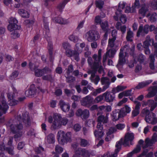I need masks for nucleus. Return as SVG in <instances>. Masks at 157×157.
<instances>
[{
  "label": "nucleus",
  "instance_id": "1",
  "mask_svg": "<svg viewBox=\"0 0 157 157\" xmlns=\"http://www.w3.org/2000/svg\"><path fill=\"white\" fill-rule=\"evenodd\" d=\"M22 121L26 126L30 125V120L28 112H25L22 114L21 117L20 116H18L17 118L13 120L12 124H9L7 125V127L10 128L11 132L14 134H16L14 135L15 138L21 137L23 133L22 131L23 126L21 124Z\"/></svg>",
  "mask_w": 157,
  "mask_h": 157
},
{
  "label": "nucleus",
  "instance_id": "2",
  "mask_svg": "<svg viewBox=\"0 0 157 157\" xmlns=\"http://www.w3.org/2000/svg\"><path fill=\"white\" fill-rule=\"evenodd\" d=\"M109 113H107L105 116L103 115H100L98 117V124L97 126V130H95L94 132V135L96 138L98 139L104 135L102 131L103 127L101 123L103 124L107 123L108 122Z\"/></svg>",
  "mask_w": 157,
  "mask_h": 157
},
{
  "label": "nucleus",
  "instance_id": "3",
  "mask_svg": "<svg viewBox=\"0 0 157 157\" xmlns=\"http://www.w3.org/2000/svg\"><path fill=\"white\" fill-rule=\"evenodd\" d=\"M92 58L94 59V62L90 57H88L87 60L88 63L91 67V70H98V72L100 73L103 72L104 70L103 67L101 65V57L94 54Z\"/></svg>",
  "mask_w": 157,
  "mask_h": 157
},
{
  "label": "nucleus",
  "instance_id": "4",
  "mask_svg": "<svg viewBox=\"0 0 157 157\" xmlns=\"http://www.w3.org/2000/svg\"><path fill=\"white\" fill-rule=\"evenodd\" d=\"M57 138L60 144L64 145L68 142H71V133L70 132L65 133L63 131L60 130L57 133Z\"/></svg>",
  "mask_w": 157,
  "mask_h": 157
},
{
  "label": "nucleus",
  "instance_id": "5",
  "mask_svg": "<svg viewBox=\"0 0 157 157\" xmlns=\"http://www.w3.org/2000/svg\"><path fill=\"white\" fill-rule=\"evenodd\" d=\"M134 48L131 49L129 48V47L127 45L124 46L121 48L119 54V59L118 64L117 66L118 67L119 65H122L125 62V60L124 57V53L125 54V56H127V54L129 52L130 54H133L134 49Z\"/></svg>",
  "mask_w": 157,
  "mask_h": 157
},
{
  "label": "nucleus",
  "instance_id": "6",
  "mask_svg": "<svg viewBox=\"0 0 157 157\" xmlns=\"http://www.w3.org/2000/svg\"><path fill=\"white\" fill-rule=\"evenodd\" d=\"M61 116L59 114L55 113L53 115V118L51 116H49L48 118V122L52 123L51 128L56 129L59 128L61 126L60 121Z\"/></svg>",
  "mask_w": 157,
  "mask_h": 157
},
{
  "label": "nucleus",
  "instance_id": "7",
  "mask_svg": "<svg viewBox=\"0 0 157 157\" xmlns=\"http://www.w3.org/2000/svg\"><path fill=\"white\" fill-rule=\"evenodd\" d=\"M29 67L32 71H34L36 76L40 77L46 73H50L51 70L47 67H45L42 69H37V67L31 62L29 63Z\"/></svg>",
  "mask_w": 157,
  "mask_h": 157
},
{
  "label": "nucleus",
  "instance_id": "8",
  "mask_svg": "<svg viewBox=\"0 0 157 157\" xmlns=\"http://www.w3.org/2000/svg\"><path fill=\"white\" fill-rule=\"evenodd\" d=\"M84 37L88 41L92 42L98 40L100 35L97 30H91L86 33Z\"/></svg>",
  "mask_w": 157,
  "mask_h": 157
},
{
  "label": "nucleus",
  "instance_id": "9",
  "mask_svg": "<svg viewBox=\"0 0 157 157\" xmlns=\"http://www.w3.org/2000/svg\"><path fill=\"white\" fill-rule=\"evenodd\" d=\"M1 96L2 99L1 100V104H0V123L3 122L4 121V117H2V115L6 113L9 108L8 105L4 98L3 95L1 94Z\"/></svg>",
  "mask_w": 157,
  "mask_h": 157
},
{
  "label": "nucleus",
  "instance_id": "10",
  "mask_svg": "<svg viewBox=\"0 0 157 157\" xmlns=\"http://www.w3.org/2000/svg\"><path fill=\"white\" fill-rule=\"evenodd\" d=\"M91 153L85 148H79L75 151L72 157H90Z\"/></svg>",
  "mask_w": 157,
  "mask_h": 157
},
{
  "label": "nucleus",
  "instance_id": "11",
  "mask_svg": "<svg viewBox=\"0 0 157 157\" xmlns=\"http://www.w3.org/2000/svg\"><path fill=\"white\" fill-rule=\"evenodd\" d=\"M8 140V143L7 145V147L3 146V145H0V149L2 150V147H3V149L8 151V153L10 155H13L14 154L13 151L14 147L12 145L13 137L11 136H10L8 138H6Z\"/></svg>",
  "mask_w": 157,
  "mask_h": 157
},
{
  "label": "nucleus",
  "instance_id": "12",
  "mask_svg": "<svg viewBox=\"0 0 157 157\" xmlns=\"http://www.w3.org/2000/svg\"><path fill=\"white\" fill-rule=\"evenodd\" d=\"M77 44H76V48H75V50L74 51H73L71 49V48H69L65 51L66 54L67 56L69 57L74 56L75 59L77 61L79 60V52L80 53L82 52V51H80L78 50V48H77Z\"/></svg>",
  "mask_w": 157,
  "mask_h": 157
},
{
  "label": "nucleus",
  "instance_id": "13",
  "mask_svg": "<svg viewBox=\"0 0 157 157\" xmlns=\"http://www.w3.org/2000/svg\"><path fill=\"white\" fill-rule=\"evenodd\" d=\"M18 21L15 18L11 17L10 19L9 25L8 26V30L10 31L20 29V26L17 25Z\"/></svg>",
  "mask_w": 157,
  "mask_h": 157
},
{
  "label": "nucleus",
  "instance_id": "14",
  "mask_svg": "<svg viewBox=\"0 0 157 157\" xmlns=\"http://www.w3.org/2000/svg\"><path fill=\"white\" fill-rule=\"evenodd\" d=\"M134 139V135L132 133L128 132L125 135L124 139L123 140V144L125 146H128L129 143L132 145V141Z\"/></svg>",
  "mask_w": 157,
  "mask_h": 157
},
{
  "label": "nucleus",
  "instance_id": "15",
  "mask_svg": "<svg viewBox=\"0 0 157 157\" xmlns=\"http://www.w3.org/2000/svg\"><path fill=\"white\" fill-rule=\"evenodd\" d=\"M97 70L94 69L89 70L88 71L89 74H91L90 78L91 82L94 83L95 85H97L100 80V78L98 76H95V74Z\"/></svg>",
  "mask_w": 157,
  "mask_h": 157
},
{
  "label": "nucleus",
  "instance_id": "16",
  "mask_svg": "<svg viewBox=\"0 0 157 157\" xmlns=\"http://www.w3.org/2000/svg\"><path fill=\"white\" fill-rule=\"evenodd\" d=\"M146 121L148 123L152 124H155L157 123V118L156 115L152 112L148 116H147L145 117Z\"/></svg>",
  "mask_w": 157,
  "mask_h": 157
},
{
  "label": "nucleus",
  "instance_id": "17",
  "mask_svg": "<svg viewBox=\"0 0 157 157\" xmlns=\"http://www.w3.org/2000/svg\"><path fill=\"white\" fill-rule=\"evenodd\" d=\"M93 100L91 96L88 95L82 99L81 101V104L84 106H89L93 103Z\"/></svg>",
  "mask_w": 157,
  "mask_h": 157
},
{
  "label": "nucleus",
  "instance_id": "18",
  "mask_svg": "<svg viewBox=\"0 0 157 157\" xmlns=\"http://www.w3.org/2000/svg\"><path fill=\"white\" fill-rule=\"evenodd\" d=\"M149 26L147 25H145L144 27L142 26H140L137 33V36L138 37L140 35L144 36L147 34L149 32Z\"/></svg>",
  "mask_w": 157,
  "mask_h": 157
},
{
  "label": "nucleus",
  "instance_id": "19",
  "mask_svg": "<svg viewBox=\"0 0 157 157\" xmlns=\"http://www.w3.org/2000/svg\"><path fill=\"white\" fill-rule=\"evenodd\" d=\"M134 103L136 104V105L134 109L132 112L131 117L132 118L137 116L139 114L140 107L141 106V103L138 101H134Z\"/></svg>",
  "mask_w": 157,
  "mask_h": 157
},
{
  "label": "nucleus",
  "instance_id": "20",
  "mask_svg": "<svg viewBox=\"0 0 157 157\" xmlns=\"http://www.w3.org/2000/svg\"><path fill=\"white\" fill-rule=\"evenodd\" d=\"M153 84L156 85V86H154L150 88L149 89L150 92L146 96V97L147 98H150L153 97L157 93V81L154 82L153 83Z\"/></svg>",
  "mask_w": 157,
  "mask_h": 157
},
{
  "label": "nucleus",
  "instance_id": "21",
  "mask_svg": "<svg viewBox=\"0 0 157 157\" xmlns=\"http://www.w3.org/2000/svg\"><path fill=\"white\" fill-rule=\"evenodd\" d=\"M117 131L116 128L114 127H110L109 129V131L106 133V136L105 139V140L106 141H109L113 138V133Z\"/></svg>",
  "mask_w": 157,
  "mask_h": 157
},
{
  "label": "nucleus",
  "instance_id": "22",
  "mask_svg": "<svg viewBox=\"0 0 157 157\" xmlns=\"http://www.w3.org/2000/svg\"><path fill=\"white\" fill-rule=\"evenodd\" d=\"M105 101L107 102L113 101L115 98V95L110 92L106 91L103 94Z\"/></svg>",
  "mask_w": 157,
  "mask_h": 157
},
{
  "label": "nucleus",
  "instance_id": "23",
  "mask_svg": "<svg viewBox=\"0 0 157 157\" xmlns=\"http://www.w3.org/2000/svg\"><path fill=\"white\" fill-rule=\"evenodd\" d=\"M116 38H109V39L108 48H116L119 46L118 42L115 41Z\"/></svg>",
  "mask_w": 157,
  "mask_h": 157
},
{
  "label": "nucleus",
  "instance_id": "24",
  "mask_svg": "<svg viewBox=\"0 0 157 157\" xmlns=\"http://www.w3.org/2000/svg\"><path fill=\"white\" fill-rule=\"evenodd\" d=\"M120 114V112L118 111V110L115 109L113 111L111 114V118L113 121H116L119 118L123 117Z\"/></svg>",
  "mask_w": 157,
  "mask_h": 157
},
{
  "label": "nucleus",
  "instance_id": "25",
  "mask_svg": "<svg viewBox=\"0 0 157 157\" xmlns=\"http://www.w3.org/2000/svg\"><path fill=\"white\" fill-rule=\"evenodd\" d=\"M131 108L127 105H125L121 109L119 110L120 114L123 117H125L128 113H129L131 111Z\"/></svg>",
  "mask_w": 157,
  "mask_h": 157
},
{
  "label": "nucleus",
  "instance_id": "26",
  "mask_svg": "<svg viewBox=\"0 0 157 157\" xmlns=\"http://www.w3.org/2000/svg\"><path fill=\"white\" fill-rule=\"evenodd\" d=\"M53 21L55 22L63 25L68 24L70 22L68 20L63 19L59 17H55L53 19Z\"/></svg>",
  "mask_w": 157,
  "mask_h": 157
},
{
  "label": "nucleus",
  "instance_id": "27",
  "mask_svg": "<svg viewBox=\"0 0 157 157\" xmlns=\"http://www.w3.org/2000/svg\"><path fill=\"white\" fill-rule=\"evenodd\" d=\"M101 82L103 86V90H105L109 87L110 82L109 80L106 77H103L101 79Z\"/></svg>",
  "mask_w": 157,
  "mask_h": 157
},
{
  "label": "nucleus",
  "instance_id": "28",
  "mask_svg": "<svg viewBox=\"0 0 157 157\" xmlns=\"http://www.w3.org/2000/svg\"><path fill=\"white\" fill-rule=\"evenodd\" d=\"M126 5V3L124 2H120L118 5V7L117 8V10L115 12V14L117 16H119L122 14V10L123 9Z\"/></svg>",
  "mask_w": 157,
  "mask_h": 157
},
{
  "label": "nucleus",
  "instance_id": "29",
  "mask_svg": "<svg viewBox=\"0 0 157 157\" xmlns=\"http://www.w3.org/2000/svg\"><path fill=\"white\" fill-rule=\"evenodd\" d=\"M59 103L60 107L63 111L66 112L69 110L70 105L68 103H66L62 100H60Z\"/></svg>",
  "mask_w": 157,
  "mask_h": 157
},
{
  "label": "nucleus",
  "instance_id": "30",
  "mask_svg": "<svg viewBox=\"0 0 157 157\" xmlns=\"http://www.w3.org/2000/svg\"><path fill=\"white\" fill-rule=\"evenodd\" d=\"M152 82V80H149L139 83L135 87V89H139L148 85Z\"/></svg>",
  "mask_w": 157,
  "mask_h": 157
},
{
  "label": "nucleus",
  "instance_id": "31",
  "mask_svg": "<svg viewBox=\"0 0 157 157\" xmlns=\"http://www.w3.org/2000/svg\"><path fill=\"white\" fill-rule=\"evenodd\" d=\"M153 43V39H151L149 36H147L146 37V40L144 42L143 46L144 48H149L150 45V43Z\"/></svg>",
  "mask_w": 157,
  "mask_h": 157
},
{
  "label": "nucleus",
  "instance_id": "32",
  "mask_svg": "<svg viewBox=\"0 0 157 157\" xmlns=\"http://www.w3.org/2000/svg\"><path fill=\"white\" fill-rule=\"evenodd\" d=\"M116 50L114 48H108L106 53L108 56V57L112 58H113L116 53Z\"/></svg>",
  "mask_w": 157,
  "mask_h": 157
},
{
  "label": "nucleus",
  "instance_id": "33",
  "mask_svg": "<svg viewBox=\"0 0 157 157\" xmlns=\"http://www.w3.org/2000/svg\"><path fill=\"white\" fill-rule=\"evenodd\" d=\"M148 9L145 6H144L142 7L139 10V14L140 16L142 17H140L139 18L141 19L142 17H144Z\"/></svg>",
  "mask_w": 157,
  "mask_h": 157
},
{
  "label": "nucleus",
  "instance_id": "34",
  "mask_svg": "<svg viewBox=\"0 0 157 157\" xmlns=\"http://www.w3.org/2000/svg\"><path fill=\"white\" fill-rule=\"evenodd\" d=\"M148 106L150 108L151 112L153 111L157 106V102L152 100H149Z\"/></svg>",
  "mask_w": 157,
  "mask_h": 157
},
{
  "label": "nucleus",
  "instance_id": "35",
  "mask_svg": "<svg viewBox=\"0 0 157 157\" xmlns=\"http://www.w3.org/2000/svg\"><path fill=\"white\" fill-rule=\"evenodd\" d=\"M155 143L152 138L151 139L147 138L145 140V144L143 146V149H145L147 147L151 146Z\"/></svg>",
  "mask_w": 157,
  "mask_h": 157
},
{
  "label": "nucleus",
  "instance_id": "36",
  "mask_svg": "<svg viewBox=\"0 0 157 157\" xmlns=\"http://www.w3.org/2000/svg\"><path fill=\"white\" fill-rule=\"evenodd\" d=\"M119 17H120V20L124 24L126 21L127 18L124 15H122L121 14V15L119 16H117V15L115 14V15L113 16L114 19L117 21H118Z\"/></svg>",
  "mask_w": 157,
  "mask_h": 157
},
{
  "label": "nucleus",
  "instance_id": "37",
  "mask_svg": "<svg viewBox=\"0 0 157 157\" xmlns=\"http://www.w3.org/2000/svg\"><path fill=\"white\" fill-rule=\"evenodd\" d=\"M148 150L147 149L145 150L143 152L137 157H152L153 153L152 152L148 153Z\"/></svg>",
  "mask_w": 157,
  "mask_h": 157
},
{
  "label": "nucleus",
  "instance_id": "38",
  "mask_svg": "<svg viewBox=\"0 0 157 157\" xmlns=\"http://www.w3.org/2000/svg\"><path fill=\"white\" fill-rule=\"evenodd\" d=\"M123 139H121L119 141L116 143V144L115 146L116 148L115 149L114 152L118 153V152L121 149V145H124V144H123Z\"/></svg>",
  "mask_w": 157,
  "mask_h": 157
},
{
  "label": "nucleus",
  "instance_id": "39",
  "mask_svg": "<svg viewBox=\"0 0 157 157\" xmlns=\"http://www.w3.org/2000/svg\"><path fill=\"white\" fill-rule=\"evenodd\" d=\"M133 36V33L130 29H129L127 32L126 36V40L128 41H132L133 40L132 38Z\"/></svg>",
  "mask_w": 157,
  "mask_h": 157
},
{
  "label": "nucleus",
  "instance_id": "40",
  "mask_svg": "<svg viewBox=\"0 0 157 157\" xmlns=\"http://www.w3.org/2000/svg\"><path fill=\"white\" fill-rule=\"evenodd\" d=\"M18 13L23 17L28 18L29 17V13L27 11L23 9H19Z\"/></svg>",
  "mask_w": 157,
  "mask_h": 157
},
{
  "label": "nucleus",
  "instance_id": "41",
  "mask_svg": "<svg viewBox=\"0 0 157 157\" xmlns=\"http://www.w3.org/2000/svg\"><path fill=\"white\" fill-rule=\"evenodd\" d=\"M47 142L49 144H53L55 142V138L54 135L50 133L49 134L46 138Z\"/></svg>",
  "mask_w": 157,
  "mask_h": 157
},
{
  "label": "nucleus",
  "instance_id": "42",
  "mask_svg": "<svg viewBox=\"0 0 157 157\" xmlns=\"http://www.w3.org/2000/svg\"><path fill=\"white\" fill-rule=\"evenodd\" d=\"M127 86L122 85L117 86L116 87L114 88L113 90L114 92L117 93L122 91L126 89Z\"/></svg>",
  "mask_w": 157,
  "mask_h": 157
},
{
  "label": "nucleus",
  "instance_id": "43",
  "mask_svg": "<svg viewBox=\"0 0 157 157\" xmlns=\"http://www.w3.org/2000/svg\"><path fill=\"white\" fill-rule=\"evenodd\" d=\"M150 63V67L151 69H154L155 68L154 64V62L155 60L154 56L152 54H151L149 56Z\"/></svg>",
  "mask_w": 157,
  "mask_h": 157
},
{
  "label": "nucleus",
  "instance_id": "44",
  "mask_svg": "<svg viewBox=\"0 0 157 157\" xmlns=\"http://www.w3.org/2000/svg\"><path fill=\"white\" fill-rule=\"evenodd\" d=\"M68 38L70 40L75 43L77 42L79 39L78 37L74 34L70 35L69 36Z\"/></svg>",
  "mask_w": 157,
  "mask_h": 157
},
{
  "label": "nucleus",
  "instance_id": "45",
  "mask_svg": "<svg viewBox=\"0 0 157 157\" xmlns=\"http://www.w3.org/2000/svg\"><path fill=\"white\" fill-rule=\"evenodd\" d=\"M145 59V57L144 55L142 54H140L134 60L135 62H136V61H138L140 63H142L144 62Z\"/></svg>",
  "mask_w": 157,
  "mask_h": 157
},
{
  "label": "nucleus",
  "instance_id": "46",
  "mask_svg": "<svg viewBox=\"0 0 157 157\" xmlns=\"http://www.w3.org/2000/svg\"><path fill=\"white\" fill-rule=\"evenodd\" d=\"M101 28L104 31H107L108 30L109 26L107 21H105L100 24Z\"/></svg>",
  "mask_w": 157,
  "mask_h": 157
},
{
  "label": "nucleus",
  "instance_id": "47",
  "mask_svg": "<svg viewBox=\"0 0 157 157\" xmlns=\"http://www.w3.org/2000/svg\"><path fill=\"white\" fill-rule=\"evenodd\" d=\"M44 27L46 34L48 36L49 34V29L48 26V23L46 20H44Z\"/></svg>",
  "mask_w": 157,
  "mask_h": 157
},
{
  "label": "nucleus",
  "instance_id": "48",
  "mask_svg": "<svg viewBox=\"0 0 157 157\" xmlns=\"http://www.w3.org/2000/svg\"><path fill=\"white\" fill-rule=\"evenodd\" d=\"M89 110L85 109L83 110L82 113V118L83 119L87 118L89 116Z\"/></svg>",
  "mask_w": 157,
  "mask_h": 157
},
{
  "label": "nucleus",
  "instance_id": "49",
  "mask_svg": "<svg viewBox=\"0 0 157 157\" xmlns=\"http://www.w3.org/2000/svg\"><path fill=\"white\" fill-rule=\"evenodd\" d=\"M52 71L48 73H46L44 75H43L42 77V78L44 80H51L52 77L51 75Z\"/></svg>",
  "mask_w": 157,
  "mask_h": 157
},
{
  "label": "nucleus",
  "instance_id": "50",
  "mask_svg": "<svg viewBox=\"0 0 157 157\" xmlns=\"http://www.w3.org/2000/svg\"><path fill=\"white\" fill-rule=\"evenodd\" d=\"M150 112V110L146 108L142 109L141 113L143 116H145L146 117V116H148L151 114Z\"/></svg>",
  "mask_w": 157,
  "mask_h": 157
},
{
  "label": "nucleus",
  "instance_id": "51",
  "mask_svg": "<svg viewBox=\"0 0 157 157\" xmlns=\"http://www.w3.org/2000/svg\"><path fill=\"white\" fill-rule=\"evenodd\" d=\"M34 86L33 85H32L31 86L29 90L28 91L29 96H32L34 95L36 93V90L35 89H33Z\"/></svg>",
  "mask_w": 157,
  "mask_h": 157
},
{
  "label": "nucleus",
  "instance_id": "52",
  "mask_svg": "<svg viewBox=\"0 0 157 157\" xmlns=\"http://www.w3.org/2000/svg\"><path fill=\"white\" fill-rule=\"evenodd\" d=\"M96 6L100 9H101L104 5V2L102 1H96L95 2Z\"/></svg>",
  "mask_w": 157,
  "mask_h": 157
},
{
  "label": "nucleus",
  "instance_id": "53",
  "mask_svg": "<svg viewBox=\"0 0 157 157\" xmlns=\"http://www.w3.org/2000/svg\"><path fill=\"white\" fill-rule=\"evenodd\" d=\"M99 108L101 110L105 109V111L106 112H110L112 110L111 107L110 105L101 106L99 107Z\"/></svg>",
  "mask_w": 157,
  "mask_h": 157
},
{
  "label": "nucleus",
  "instance_id": "54",
  "mask_svg": "<svg viewBox=\"0 0 157 157\" xmlns=\"http://www.w3.org/2000/svg\"><path fill=\"white\" fill-rule=\"evenodd\" d=\"M135 11V9L132 7V9H131L130 6H126L125 8L124 12L126 13H133Z\"/></svg>",
  "mask_w": 157,
  "mask_h": 157
},
{
  "label": "nucleus",
  "instance_id": "55",
  "mask_svg": "<svg viewBox=\"0 0 157 157\" xmlns=\"http://www.w3.org/2000/svg\"><path fill=\"white\" fill-rule=\"evenodd\" d=\"M157 15L156 13H154L149 17V19L151 22H154L157 20Z\"/></svg>",
  "mask_w": 157,
  "mask_h": 157
},
{
  "label": "nucleus",
  "instance_id": "56",
  "mask_svg": "<svg viewBox=\"0 0 157 157\" xmlns=\"http://www.w3.org/2000/svg\"><path fill=\"white\" fill-rule=\"evenodd\" d=\"M150 6L154 9H157V0H151Z\"/></svg>",
  "mask_w": 157,
  "mask_h": 157
},
{
  "label": "nucleus",
  "instance_id": "57",
  "mask_svg": "<svg viewBox=\"0 0 157 157\" xmlns=\"http://www.w3.org/2000/svg\"><path fill=\"white\" fill-rule=\"evenodd\" d=\"M62 46L63 48L65 50V51L71 48V47L70 44L67 42L63 43L62 44Z\"/></svg>",
  "mask_w": 157,
  "mask_h": 157
},
{
  "label": "nucleus",
  "instance_id": "58",
  "mask_svg": "<svg viewBox=\"0 0 157 157\" xmlns=\"http://www.w3.org/2000/svg\"><path fill=\"white\" fill-rule=\"evenodd\" d=\"M105 90H103V87L102 89L101 88H99L98 89H96L93 93V95L94 96H96L98 94H99L101 92H104Z\"/></svg>",
  "mask_w": 157,
  "mask_h": 157
},
{
  "label": "nucleus",
  "instance_id": "59",
  "mask_svg": "<svg viewBox=\"0 0 157 157\" xmlns=\"http://www.w3.org/2000/svg\"><path fill=\"white\" fill-rule=\"evenodd\" d=\"M55 151L57 153H60L63 151V148L58 145H56L55 148Z\"/></svg>",
  "mask_w": 157,
  "mask_h": 157
},
{
  "label": "nucleus",
  "instance_id": "60",
  "mask_svg": "<svg viewBox=\"0 0 157 157\" xmlns=\"http://www.w3.org/2000/svg\"><path fill=\"white\" fill-rule=\"evenodd\" d=\"M66 78V81L68 82H72L75 80V78L72 76H69V75H67Z\"/></svg>",
  "mask_w": 157,
  "mask_h": 157
},
{
  "label": "nucleus",
  "instance_id": "61",
  "mask_svg": "<svg viewBox=\"0 0 157 157\" xmlns=\"http://www.w3.org/2000/svg\"><path fill=\"white\" fill-rule=\"evenodd\" d=\"M104 96L102 95H100L94 99V101L95 103H98L101 101L103 99Z\"/></svg>",
  "mask_w": 157,
  "mask_h": 157
},
{
  "label": "nucleus",
  "instance_id": "62",
  "mask_svg": "<svg viewBox=\"0 0 157 157\" xmlns=\"http://www.w3.org/2000/svg\"><path fill=\"white\" fill-rule=\"evenodd\" d=\"M88 144V143L86 140L84 139H81L80 144L81 146L85 147Z\"/></svg>",
  "mask_w": 157,
  "mask_h": 157
},
{
  "label": "nucleus",
  "instance_id": "63",
  "mask_svg": "<svg viewBox=\"0 0 157 157\" xmlns=\"http://www.w3.org/2000/svg\"><path fill=\"white\" fill-rule=\"evenodd\" d=\"M125 125L123 124H117L116 126V129H117L119 130H122L125 127Z\"/></svg>",
  "mask_w": 157,
  "mask_h": 157
},
{
  "label": "nucleus",
  "instance_id": "64",
  "mask_svg": "<svg viewBox=\"0 0 157 157\" xmlns=\"http://www.w3.org/2000/svg\"><path fill=\"white\" fill-rule=\"evenodd\" d=\"M20 36L19 34L17 31H14L11 33V36L14 39Z\"/></svg>",
  "mask_w": 157,
  "mask_h": 157
}]
</instances>
